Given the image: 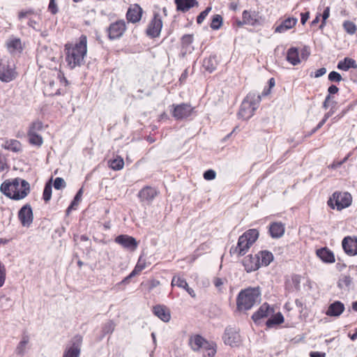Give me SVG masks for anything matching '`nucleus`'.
<instances>
[{"label": "nucleus", "instance_id": "25", "mask_svg": "<svg viewBox=\"0 0 357 357\" xmlns=\"http://www.w3.org/2000/svg\"><path fill=\"white\" fill-rule=\"evenodd\" d=\"M206 340L200 335H194L189 339V344L195 351H198L205 345Z\"/></svg>", "mask_w": 357, "mask_h": 357}, {"label": "nucleus", "instance_id": "29", "mask_svg": "<svg viewBox=\"0 0 357 357\" xmlns=\"http://www.w3.org/2000/svg\"><path fill=\"white\" fill-rule=\"evenodd\" d=\"M287 61L293 66L300 63L301 60L299 58L298 49L296 47H291L288 50L287 53Z\"/></svg>", "mask_w": 357, "mask_h": 357}, {"label": "nucleus", "instance_id": "26", "mask_svg": "<svg viewBox=\"0 0 357 357\" xmlns=\"http://www.w3.org/2000/svg\"><path fill=\"white\" fill-rule=\"evenodd\" d=\"M127 29L124 20H119L113 23V39L121 38Z\"/></svg>", "mask_w": 357, "mask_h": 357}, {"label": "nucleus", "instance_id": "37", "mask_svg": "<svg viewBox=\"0 0 357 357\" xmlns=\"http://www.w3.org/2000/svg\"><path fill=\"white\" fill-rule=\"evenodd\" d=\"M203 66L207 71L210 73L214 71L217 66L215 57L213 56H210L209 57L206 58L204 60Z\"/></svg>", "mask_w": 357, "mask_h": 357}, {"label": "nucleus", "instance_id": "21", "mask_svg": "<svg viewBox=\"0 0 357 357\" xmlns=\"http://www.w3.org/2000/svg\"><path fill=\"white\" fill-rule=\"evenodd\" d=\"M176 10L181 13H187L191 8L198 6L197 0H174Z\"/></svg>", "mask_w": 357, "mask_h": 357}, {"label": "nucleus", "instance_id": "59", "mask_svg": "<svg viewBox=\"0 0 357 357\" xmlns=\"http://www.w3.org/2000/svg\"><path fill=\"white\" fill-rule=\"evenodd\" d=\"M310 17V13L305 12L301 14V22L302 24H305Z\"/></svg>", "mask_w": 357, "mask_h": 357}, {"label": "nucleus", "instance_id": "17", "mask_svg": "<svg viewBox=\"0 0 357 357\" xmlns=\"http://www.w3.org/2000/svg\"><path fill=\"white\" fill-rule=\"evenodd\" d=\"M274 311L273 307H271L267 303H264L252 314V319L255 323H257L261 319L268 317L271 314L273 313Z\"/></svg>", "mask_w": 357, "mask_h": 357}, {"label": "nucleus", "instance_id": "27", "mask_svg": "<svg viewBox=\"0 0 357 357\" xmlns=\"http://www.w3.org/2000/svg\"><path fill=\"white\" fill-rule=\"evenodd\" d=\"M344 310V305L340 301H335L331 304L327 310L326 314L331 317L340 316Z\"/></svg>", "mask_w": 357, "mask_h": 357}, {"label": "nucleus", "instance_id": "58", "mask_svg": "<svg viewBox=\"0 0 357 357\" xmlns=\"http://www.w3.org/2000/svg\"><path fill=\"white\" fill-rule=\"evenodd\" d=\"M301 280V276L299 275H293L291 276L292 282L294 283V284L295 285L296 287H299Z\"/></svg>", "mask_w": 357, "mask_h": 357}, {"label": "nucleus", "instance_id": "31", "mask_svg": "<svg viewBox=\"0 0 357 357\" xmlns=\"http://www.w3.org/2000/svg\"><path fill=\"white\" fill-rule=\"evenodd\" d=\"M284 321V318L282 314L279 312L275 314H273L266 322V326L268 328H273L276 325H280L283 324Z\"/></svg>", "mask_w": 357, "mask_h": 357}, {"label": "nucleus", "instance_id": "15", "mask_svg": "<svg viewBox=\"0 0 357 357\" xmlns=\"http://www.w3.org/2000/svg\"><path fill=\"white\" fill-rule=\"evenodd\" d=\"M152 313L163 322L167 323L171 320L170 309L164 304H157L152 307Z\"/></svg>", "mask_w": 357, "mask_h": 357}, {"label": "nucleus", "instance_id": "47", "mask_svg": "<svg viewBox=\"0 0 357 357\" xmlns=\"http://www.w3.org/2000/svg\"><path fill=\"white\" fill-rule=\"evenodd\" d=\"M211 8L208 7L204 10L201 12L199 15L197 17V24H200L203 22V21L205 20L206 16L208 15V13L211 11Z\"/></svg>", "mask_w": 357, "mask_h": 357}, {"label": "nucleus", "instance_id": "49", "mask_svg": "<svg viewBox=\"0 0 357 357\" xmlns=\"http://www.w3.org/2000/svg\"><path fill=\"white\" fill-rule=\"evenodd\" d=\"M54 187L56 190H60L66 187V182L62 178L56 177L54 181Z\"/></svg>", "mask_w": 357, "mask_h": 357}, {"label": "nucleus", "instance_id": "56", "mask_svg": "<svg viewBox=\"0 0 357 357\" xmlns=\"http://www.w3.org/2000/svg\"><path fill=\"white\" fill-rule=\"evenodd\" d=\"M225 280L220 278H215L213 280L215 287L220 290L221 287L224 284Z\"/></svg>", "mask_w": 357, "mask_h": 357}, {"label": "nucleus", "instance_id": "63", "mask_svg": "<svg viewBox=\"0 0 357 357\" xmlns=\"http://www.w3.org/2000/svg\"><path fill=\"white\" fill-rule=\"evenodd\" d=\"M339 91V89L338 87H337L335 85H331L328 87V95H331V94H335V93H337Z\"/></svg>", "mask_w": 357, "mask_h": 357}, {"label": "nucleus", "instance_id": "13", "mask_svg": "<svg viewBox=\"0 0 357 357\" xmlns=\"http://www.w3.org/2000/svg\"><path fill=\"white\" fill-rule=\"evenodd\" d=\"M17 73L14 65L0 64V80L3 82H10L17 77Z\"/></svg>", "mask_w": 357, "mask_h": 357}, {"label": "nucleus", "instance_id": "22", "mask_svg": "<svg viewBox=\"0 0 357 357\" xmlns=\"http://www.w3.org/2000/svg\"><path fill=\"white\" fill-rule=\"evenodd\" d=\"M285 231V226L281 222H273L269 225L268 231L272 238H278L281 237Z\"/></svg>", "mask_w": 357, "mask_h": 357}, {"label": "nucleus", "instance_id": "19", "mask_svg": "<svg viewBox=\"0 0 357 357\" xmlns=\"http://www.w3.org/2000/svg\"><path fill=\"white\" fill-rule=\"evenodd\" d=\"M223 340L226 344L231 347H236L240 343V335L231 328L226 329Z\"/></svg>", "mask_w": 357, "mask_h": 357}, {"label": "nucleus", "instance_id": "54", "mask_svg": "<svg viewBox=\"0 0 357 357\" xmlns=\"http://www.w3.org/2000/svg\"><path fill=\"white\" fill-rule=\"evenodd\" d=\"M32 14H33V10H22L18 14V18L20 20H22L25 17H28Z\"/></svg>", "mask_w": 357, "mask_h": 357}, {"label": "nucleus", "instance_id": "8", "mask_svg": "<svg viewBox=\"0 0 357 357\" xmlns=\"http://www.w3.org/2000/svg\"><path fill=\"white\" fill-rule=\"evenodd\" d=\"M172 107L173 109L172 116L176 121L188 119L196 113L195 107H192L190 103L173 104Z\"/></svg>", "mask_w": 357, "mask_h": 357}, {"label": "nucleus", "instance_id": "32", "mask_svg": "<svg viewBox=\"0 0 357 357\" xmlns=\"http://www.w3.org/2000/svg\"><path fill=\"white\" fill-rule=\"evenodd\" d=\"M257 255L260 261V266H266L273 260V254L267 250L260 251Z\"/></svg>", "mask_w": 357, "mask_h": 357}, {"label": "nucleus", "instance_id": "44", "mask_svg": "<svg viewBox=\"0 0 357 357\" xmlns=\"http://www.w3.org/2000/svg\"><path fill=\"white\" fill-rule=\"evenodd\" d=\"M52 197V185L50 183H47L45 185L43 198L45 202L50 200Z\"/></svg>", "mask_w": 357, "mask_h": 357}, {"label": "nucleus", "instance_id": "53", "mask_svg": "<svg viewBox=\"0 0 357 357\" xmlns=\"http://www.w3.org/2000/svg\"><path fill=\"white\" fill-rule=\"evenodd\" d=\"M48 10L53 15H55L56 13H57L58 8H57V6H56L54 0H50Z\"/></svg>", "mask_w": 357, "mask_h": 357}, {"label": "nucleus", "instance_id": "7", "mask_svg": "<svg viewBox=\"0 0 357 357\" xmlns=\"http://www.w3.org/2000/svg\"><path fill=\"white\" fill-rule=\"evenodd\" d=\"M162 26L163 22L161 15L159 13L154 12L147 24L145 33L150 38H158L160 36Z\"/></svg>", "mask_w": 357, "mask_h": 357}, {"label": "nucleus", "instance_id": "45", "mask_svg": "<svg viewBox=\"0 0 357 357\" xmlns=\"http://www.w3.org/2000/svg\"><path fill=\"white\" fill-rule=\"evenodd\" d=\"M193 35L192 34H185L181 38V45L183 47H187L190 45H191L193 42Z\"/></svg>", "mask_w": 357, "mask_h": 357}, {"label": "nucleus", "instance_id": "51", "mask_svg": "<svg viewBox=\"0 0 357 357\" xmlns=\"http://www.w3.org/2000/svg\"><path fill=\"white\" fill-rule=\"evenodd\" d=\"M6 280V267L0 261V287H1Z\"/></svg>", "mask_w": 357, "mask_h": 357}, {"label": "nucleus", "instance_id": "14", "mask_svg": "<svg viewBox=\"0 0 357 357\" xmlns=\"http://www.w3.org/2000/svg\"><path fill=\"white\" fill-rule=\"evenodd\" d=\"M18 218L23 227H29L32 224L33 215L30 204H26L20 209Z\"/></svg>", "mask_w": 357, "mask_h": 357}, {"label": "nucleus", "instance_id": "23", "mask_svg": "<svg viewBox=\"0 0 357 357\" xmlns=\"http://www.w3.org/2000/svg\"><path fill=\"white\" fill-rule=\"evenodd\" d=\"M316 253L324 263L333 264L335 261L334 253L328 248L318 249Z\"/></svg>", "mask_w": 357, "mask_h": 357}, {"label": "nucleus", "instance_id": "5", "mask_svg": "<svg viewBox=\"0 0 357 357\" xmlns=\"http://www.w3.org/2000/svg\"><path fill=\"white\" fill-rule=\"evenodd\" d=\"M261 102V95L249 93L243 100L238 112V117L242 120H248L255 114Z\"/></svg>", "mask_w": 357, "mask_h": 357}, {"label": "nucleus", "instance_id": "3", "mask_svg": "<svg viewBox=\"0 0 357 357\" xmlns=\"http://www.w3.org/2000/svg\"><path fill=\"white\" fill-rule=\"evenodd\" d=\"M261 297V290L259 287H248L242 289L236 296V310L245 312L251 310Z\"/></svg>", "mask_w": 357, "mask_h": 357}, {"label": "nucleus", "instance_id": "28", "mask_svg": "<svg viewBox=\"0 0 357 357\" xmlns=\"http://www.w3.org/2000/svg\"><path fill=\"white\" fill-rule=\"evenodd\" d=\"M146 266L147 263L146 258L144 257L142 255H140L134 269L129 274L127 278H131L132 277H135V275H139L141 272L146 268Z\"/></svg>", "mask_w": 357, "mask_h": 357}, {"label": "nucleus", "instance_id": "46", "mask_svg": "<svg viewBox=\"0 0 357 357\" xmlns=\"http://www.w3.org/2000/svg\"><path fill=\"white\" fill-rule=\"evenodd\" d=\"M43 129V123L40 121H36L33 122L28 130L29 132L37 133L38 131H40Z\"/></svg>", "mask_w": 357, "mask_h": 357}, {"label": "nucleus", "instance_id": "36", "mask_svg": "<svg viewBox=\"0 0 357 357\" xmlns=\"http://www.w3.org/2000/svg\"><path fill=\"white\" fill-rule=\"evenodd\" d=\"M4 149L13 152H19L21 150V144L16 139L7 140L3 145Z\"/></svg>", "mask_w": 357, "mask_h": 357}, {"label": "nucleus", "instance_id": "55", "mask_svg": "<svg viewBox=\"0 0 357 357\" xmlns=\"http://www.w3.org/2000/svg\"><path fill=\"white\" fill-rule=\"evenodd\" d=\"M329 15H330V8L328 7H326L325 8V10H324L323 14L321 15L323 21H322L321 27H323L325 25V24H326L325 21L329 17Z\"/></svg>", "mask_w": 357, "mask_h": 357}, {"label": "nucleus", "instance_id": "6", "mask_svg": "<svg viewBox=\"0 0 357 357\" xmlns=\"http://www.w3.org/2000/svg\"><path fill=\"white\" fill-rule=\"evenodd\" d=\"M351 202L352 196L349 192L336 191L328 201V204L331 208H336L340 211L349 207Z\"/></svg>", "mask_w": 357, "mask_h": 357}, {"label": "nucleus", "instance_id": "9", "mask_svg": "<svg viewBox=\"0 0 357 357\" xmlns=\"http://www.w3.org/2000/svg\"><path fill=\"white\" fill-rule=\"evenodd\" d=\"M82 344V337L79 335L74 336L66 344L63 357H79Z\"/></svg>", "mask_w": 357, "mask_h": 357}, {"label": "nucleus", "instance_id": "35", "mask_svg": "<svg viewBox=\"0 0 357 357\" xmlns=\"http://www.w3.org/2000/svg\"><path fill=\"white\" fill-rule=\"evenodd\" d=\"M29 341V337L27 335H22L21 341L19 342L16 347L15 352L17 355L23 356L26 352V347Z\"/></svg>", "mask_w": 357, "mask_h": 357}, {"label": "nucleus", "instance_id": "2", "mask_svg": "<svg viewBox=\"0 0 357 357\" xmlns=\"http://www.w3.org/2000/svg\"><path fill=\"white\" fill-rule=\"evenodd\" d=\"M1 192L6 197L20 200L25 198L30 192L29 183L20 178H15L11 181H5L0 187Z\"/></svg>", "mask_w": 357, "mask_h": 357}, {"label": "nucleus", "instance_id": "38", "mask_svg": "<svg viewBox=\"0 0 357 357\" xmlns=\"http://www.w3.org/2000/svg\"><path fill=\"white\" fill-rule=\"evenodd\" d=\"M29 142L31 144L40 146L42 145L43 140V137L38 133L27 132Z\"/></svg>", "mask_w": 357, "mask_h": 357}, {"label": "nucleus", "instance_id": "1", "mask_svg": "<svg viewBox=\"0 0 357 357\" xmlns=\"http://www.w3.org/2000/svg\"><path fill=\"white\" fill-rule=\"evenodd\" d=\"M86 44V36L82 35L78 43L65 45L66 61L70 68L73 69L76 66H80L84 63L87 52Z\"/></svg>", "mask_w": 357, "mask_h": 357}, {"label": "nucleus", "instance_id": "48", "mask_svg": "<svg viewBox=\"0 0 357 357\" xmlns=\"http://www.w3.org/2000/svg\"><path fill=\"white\" fill-rule=\"evenodd\" d=\"M328 79L333 82H340L342 78L340 73L335 71H332L328 75Z\"/></svg>", "mask_w": 357, "mask_h": 357}, {"label": "nucleus", "instance_id": "52", "mask_svg": "<svg viewBox=\"0 0 357 357\" xmlns=\"http://www.w3.org/2000/svg\"><path fill=\"white\" fill-rule=\"evenodd\" d=\"M203 176L206 181L213 180L216 176V173L213 169H208L204 173Z\"/></svg>", "mask_w": 357, "mask_h": 357}, {"label": "nucleus", "instance_id": "16", "mask_svg": "<svg viewBox=\"0 0 357 357\" xmlns=\"http://www.w3.org/2000/svg\"><path fill=\"white\" fill-rule=\"evenodd\" d=\"M242 18L243 19V23H246V25L249 26H257L259 25L261 20V17L259 15V13L255 10H245L242 13Z\"/></svg>", "mask_w": 357, "mask_h": 357}, {"label": "nucleus", "instance_id": "64", "mask_svg": "<svg viewBox=\"0 0 357 357\" xmlns=\"http://www.w3.org/2000/svg\"><path fill=\"white\" fill-rule=\"evenodd\" d=\"M310 357H326V354L324 352L319 351H311L310 353Z\"/></svg>", "mask_w": 357, "mask_h": 357}, {"label": "nucleus", "instance_id": "34", "mask_svg": "<svg viewBox=\"0 0 357 357\" xmlns=\"http://www.w3.org/2000/svg\"><path fill=\"white\" fill-rule=\"evenodd\" d=\"M202 349L205 351L204 357H215L217 352V345L214 342L207 340Z\"/></svg>", "mask_w": 357, "mask_h": 357}, {"label": "nucleus", "instance_id": "33", "mask_svg": "<svg viewBox=\"0 0 357 357\" xmlns=\"http://www.w3.org/2000/svg\"><path fill=\"white\" fill-rule=\"evenodd\" d=\"M6 45L7 48L10 53L20 52L22 49L21 40L20 38H10L7 41Z\"/></svg>", "mask_w": 357, "mask_h": 357}, {"label": "nucleus", "instance_id": "18", "mask_svg": "<svg viewBox=\"0 0 357 357\" xmlns=\"http://www.w3.org/2000/svg\"><path fill=\"white\" fill-rule=\"evenodd\" d=\"M116 243L130 250H135L138 243L135 238L128 235H120L115 238Z\"/></svg>", "mask_w": 357, "mask_h": 357}, {"label": "nucleus", "instance_id": "41", "mask_svg": "<svg viewBox=\"0 0 357 357\" xmlns=\"http://www.w3.org/2000/svg\"><path fill=\"white\" fill-rule=\"evenodd\" d=\"M342 26L344 31L350 35L354 34L357 30L356 25L349 20L344 21L342 24Z\"/></svg>", "mask_w": 357, "mask_h": 357}, {"label": "nucleus", "instance_id": "50", "mask_svg": "<svg viewBox=\"0 0 357 357\" xmlns=\"http://www.w3.org/2000/svg\"><path fill=\"white\" fill-rule=\"evenodd\" d=\"M124 166V161L122 158L113 159V170H120Z\"/></svg>", "mask_w": 357, "mask_h": 357}, {"label": "nucleus", "instance_id": "11", "mask_svg": "<svg viewBox=\"0 0 357 357\" xmlns=\"http://www.w3.org/2000/svg\"><path fill=\"white\" fill-rule=\"evenodd\" d=\"M158 194L159 192L155 188L146 185L139 191L137 197L141 202L151 204L153 200L158 195Z\"/></svg>", "mask_w": 357, "mask_h": 357}, {"label": "nucleus", "instance_id": "60", "mask_svg": "<svg viewBox=\"0 0 357 357\" xmlns=\"http://www.w3.org/2000/svg\"><path fill=\"white\" fill-rule=\"evenodd\" d=\"M7 168V165L6 162L5 158L0 155V172H3Z\"/></svg>", "mask_w": 357, "mask_h": 357}, {"label": "nucleus", "instance_id": "39", "mask_svg": "<svg viewBox=\"0 0 357 357\" xmlns=\"http://www.w3.org/2000/svg\"><path fill=\"white\" fill-rule=\"evenodd\" d=\"M171 285H172V287L176 286L179 288L185 289L186 287H188V284L184 278H183L178 275H174L172 278Z\"/></svg>", "mask_w": 357, "mask_h": 357}, {"label": "nucleus", "instance_id": "62", "mask_svg": "<svg viewBox=\"0 0 357 357\" xmlns=\"http://www.w3.org/2000/svg\"><path fill=\"white\" fill-rule=\"evenodd\" d=\"M326 73V69L325 68H321L315 71L314 77L317 78L319 77L324 75H325Z\"/></svg>", "mask_w": 357, "mask_h": 357}, {"label": "nucleus", "instance_id": "57", "mask_svg": "<svg viewBox=\"0 0 357 357\" xmlns=\"http://www.w3.org/2000/svg\"><path fill=\"white\" fill-rule=\"evenodd\" d=\"M349 155H347L341 161H339V162H333L331 165V167L333 168V169H335L337 167H340L342 164H344L349 158Z\"/></svg>", "mask_w": 357, "mask_h": 357}, {"label": "nucleus", "instance_id": "4", "mask_svg": "<svg viewBox=\"0 0 357 357\" xmlns=\"http://www.w3.org/2000/svg\"><path fill=\"white\" fill-rule=\"evenodd\" d=\"M259 234V231L256 229L247 230L239 236L236 246L230 249V253L238 256L245 255L257 240Z\"/></svg>", "mask_w": 357, "mask_h": 357}, {"label": "nucleus", "instance_id": "61", "mask_svg": "<svg viewBox=\"0 0 357 357\" xmlns=\"http://www.w3.org/2000/svg\"><path fill=\"white\" fill-rule=\"evenodd\" d=\"M326 121L327 120L326 119L323 118V119L317 124V126L314 129H312L310 135L316 132L319 129H320L325 124Z\"/></svg>", "mask_w": 357, "mask_h": 357}, {"label": "nucleus", "instance_id": "42", "mask_svg": "<svg viewBox=\"0 0 357 357\" xmlns=\"http://www.w3.org/2000/svg\"><path fill=\"white\" fill-rule=\"evenodd\" d=\"M222 24V17L220 15H215L213 16L211 23V28L213 30H218L220 28Z\"/></svg>", "mask_w": 357, "mask_h": 357}, {"label": "nucleus", "instance_id": "43", "mask_svg": "<svg viewBox=\"0 0 357 357\" xmlns=\"http://www.w3.org/2000/svg\"><path fill=\"white\" fill-rule=\"evenodd\" d=\"M352 282V278L349 275H344L340 278L338 286L341 288L348 287Z\"/></svg>", "mask_w": 357, "mask_h": 357}, {"label": "nucleus", "instance_id": "10", "mask_svg": "<svg viewBox=\"0 0 357 357\" xmlns=\"http://www.w3.org/2000/svg\"><path fill=\"white\" fill-rule=\"evenodd\" d=\"M144 10L137 3L130 4L126 14L128 22L137 24L139 22L142 18Z\"/></svg>", "mask_w": 357, "mask_h": 357}, {"label": "nucleus", "instance_id": "40", "mask_svg": "<svg viewBox=\"0 0 357 357\" xmlns=\"http://www.w3.org/2000/svg\"><path fill=\"white\" fill-rule=\"evenodd\" d=\"M82 194H83V189L82 188L77 191V192L76 193L70 205L68 207V208L66 210L67 213H69L71 210L75 209V207L79 204V203L81 200Z\"/></svg>", "mask_w": 357, "mask_h": 357}, {"label": "nucleus", "instance_id": "30", "mask_svg": "<svg viewBox=\"0 0 357 357\" xmlns=\"http://www.w3.org/2000/svg\"><path fill=\"white\" fill-rule=\"evenodd\" d=\"M337 67L339 70L347 71L350 68H356L357 64L354 59L346 57L338 62Z\"/></svg>", "mask_w": 357, "mask_h": 357}, {"label": "nucleus", "instance_id": "24", "mask_svg": "<svg viewBox=\"0 0 357 357\" xmlns=\"http://www.w3.org/2000/svg\"><path fill=\"white\" fill-rule=\"evenodd\" d=\"M297 19L295 17H288L283 20L280 24L277 26L275 29V33H284L287 30L292 29L296 26Z\"/></svg>", "mask_w": 357, "mask_h": 357}, {"label": "nucleus", "instance_id": "20", "mask_svg": "<svg viewBox=\"0 0 357 357\" xmlns=\"http://www.w3.org/2000/svg\"><path fill=\"white\" fill-rule=\"evenodd\" d=\"M243 264L247 272H252L257 270L260 267V261L257 255H248L245 257L243 261Z\"/></svg>", "mask_w": 357, "mask_h": 357}, {"label": "nucleus", "instance_id": "12", "mask_svg": "<svg viewBox=\"0 0 357 357\" xmlns=\"http://www.w3.org/2000/svg\"><path fill=\"white\" fill-rule=\"evenodd\" d=\"M342 247L348 256L357 255V237L347 236L342 241Z\"/></svg>", "mask_w": 357, "mask_h": 357}]
</instances>
